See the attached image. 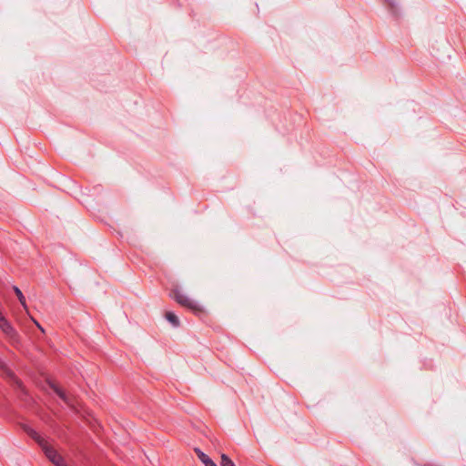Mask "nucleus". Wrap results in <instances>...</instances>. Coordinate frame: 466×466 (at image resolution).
Returning a JSON list of instances; mask_svg holds the SVG:
<instances>
[{"label":"nucleus","instance_id":"obj_1","mask_svg":"<svg viewBox=\"0 0 466 466\" xmlns=\"http://www.w3.org/2000/svg\"><path fill=\"white\" fill-rule=\"evenodd\" d=\"M171 297L181 306L186 307L189 309H191L194 312H200L202 311L201 307L190 299L188 297H187L185 294L181 293L177 289H174L172 291Z\"/></svg>","mask_w":466,"mask_h":466},{"label":"nucleus","instance_id":"obj_2","mask_svg":"<svg viewBox=\"0 0 466 466\" xmlns=\"http://www.w3.org/2000/svg\"><path fill=\"white\" fill-rule=\"evenodd\" d=\"M47 459L56 466H67L63 457L48 443L41 447Z\"/></svg>","mask_w":466,"mask_h":466},{"label":"nucleus","instance_id":"obj_3","mask_svg":"<svg viewBox=\"0 0 466 466\" xmlns=\"http://www.w3.org/2000/svg\"><path fill=\"white\" fill-rule=\"evenodd\" d=\"M48 386L50 387V389L61 399L63 400L66 403H67L68 405L72 406V403L70 401V399L67 397V395L66 394V392L57 385V383L56 382V380H46Z\"/></svg>","mask_w":466,"mask_h":466},{"label":"nucleus","instance_id":"obj_4","mask_svg":"<svg viewBox=\"0 0 466 466\" xmlns=\"http://www.w3.org/2000/svg\"><path fill=\"white\" fill-rule=\"evenodd\" d=\"M25 431L33 440H35L37 442V444L40 447L46 445V443L47 442V441L45 438H43L38 432H36L35 430L31 428H25Z\"/></svg>","mask_w":466,"mask_h":466},{"label":"nucleus","instance_id":"obj_5","mask_svg":"<svg viewBox=\"0 0 466 466\" xmlns=\"http://www.w3.org/2000/svg\"><path fill=\"white\" fill-rule=\"evenodd\" d=\"M198 459L205 464V466H217V464L199 449H195Z\"/></svg>","mask_w":466,"mask_h":466},{"label":"nucleus","instance_id":"obj_6","mask_svg":"<svg viewBox=\"0 0 466 466\" xmlns=\"http://www.w3.org/2000/svg\"><path fill=\"white\" fill-rule=\"evenodd\" d=\"M166 319L168 322L172 324L174 327H178L180 325L179 319L177 315H175L171 311H167L166 313Z\"/></svg>","mask_w":466,"mask_h":466},{"label":"nucleus","instance_id":"obj_7","mask_svg":"<svg viewBox=\"0 0 466 466\" xmlns=\"http://www.w3.org/2000/svg\"><path fill=\"white\" fill-rule=\"evenodd\" d=\"M13 289H14L15 295L17 296V299H19L20 303L22 304L24 309L27 311L28 309H27V306H26V303H25V298L23 295L22 291L17 287H15V286L13 288Z\"/></svg>","mask_w":466,"mask_h":466},{"label":"nucleus","instance_id":"obj_8","mask_svg":"<svg viewBox=\"0 0 466 466\" xmlns=\"http://www.w3.org/2000/svg\"><path fill=\"white\" fill-rule=\"evenodd\" d=\"M221 466H236L232 460L226 454L221 455Z\"/></svg>","mask_w":466,"mask_h":466},{"label":"nucleus","instance_id":"obj_9","mask_svg":"<svg viewBox=\"0 0 466 466\" xmlns=\"http://www.w3.org/2000/svg\"><path fill=\"white\" fill-rule=\"evenodd\" d=\"M31 319L42 332H45V329L36 319H35L33 317H31Z\"/></svg>","mask_w":466,"mask_h":466}]
</instances>
